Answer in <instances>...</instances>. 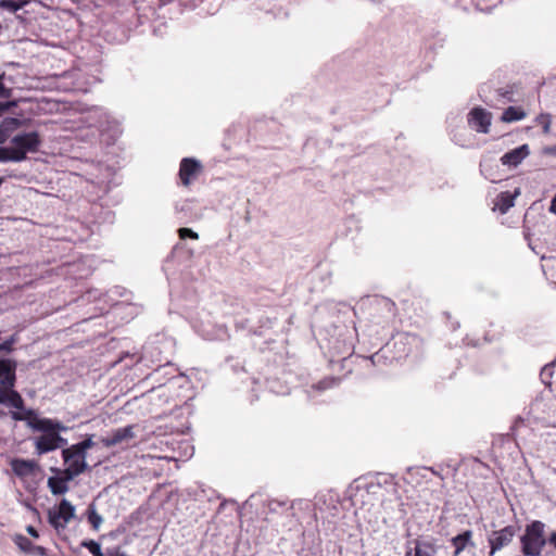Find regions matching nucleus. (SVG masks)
<instances>
[{
    "instance_id": "4c0bfd02",
    "label": "nucleus",
    "mask_w": 556,
    "mask_h": 556,
    "mask_svg": "<svg viewBox=\"0 0 556 556\" xmlns=\"http://www.w3.org/2000/svg\"><path fill=\"white\" fill-rule=\"evenodd\" d=\"M15 105L14 101L0 102V116Z\"/></svg>"
},
{
    "instance_id": "4468645a",
    "label": "nucleus",
    "mask_w": 556,
    "mask_h": 556,
    "mask_svg": "<svg viewBox=\"0 0 556 556\" xmlns=\"http://www.w3.org/2000/svg\"><path fill=\"white\" fill-rule=\"evenodd\" d=\"M0 404L13 407L15 410L24 409L25 406L24 399L15 388L0 390Z\"/></svg>"
},
{
    "instance_id": "ddd939ff",
    "label": "nucleus",
    "mask_w": 556,
    "mask_h": 556,
    "mask_svg": "<svg viewBox=\"0 0 556 556\" xmlns=\"http://www.w3.org/2000/svg\"><path fill=\"white\" fill-rule=\"evenodd\" d=\"M408 544H414V546L407 547L405 556H435L437 548L428 541L416 539L410 541Z\"/></svg>"
},
{
    "instance_id": "473e14b6",
    "label": "nucleus",
    "mask_w": 556,
    "mask_h": 556,
    "mask_svg": "<svg viewBox=\"0 0 556 556\" xmlns=\"http://www.w3.org/2000/svg\"><path fill=\"white\" fill-rule=\"evenodd\" d=\"M538 122L543 127V132L548 134L551 130L552 116L549 114H541Z\"/></svg>"
},
{
    "instance_id": "c03bdc74",
    "label": "nucleus",
    "mask_w": 556,
    "mask_h": 556,
    "mask_svg": "<svg viewBox=\"0 0 556 556\" xmlns=\"http://www.w3.org/2000/svg\"><path fill=\"white\" fill-rule=\"evenodd\" d=\"M10 136L0 127V144L4 143Z\"/></svg>"
},
{
    "instance_id": "f704fd0d",
    "label": "nucleus",
    "mask_w": 556,
    "mask_h": 556,
    "mask_svg": "<svg viewBox=\"0 0 556 556\" xmlns=\"http://www.w3.org/2000/svg\"><path fill=\"white\" fill-rule=\"evenodd\" d=\"M55 450L63 447L67 444V440L60 435V433H52Z\"/></svg>"
},
{
    "instance_id": "6e6552de",
    "label": "nucleus",
    "mask_w": 556,
    "mask_h": 556,
    "mask_svg": "<svg viewBox=\"0 0 556 556\" xmlns=\"http://www.w3.org/2000/svg\"><path fill=\"white\" fill-rule=\"evenodd\" d=\"M134 429V425L114 429L109 435L102 438L101 442L105 447L129 443L136 437Z\"/></svg>"
},
{
    "instance_id": "c9c22d12",
    "label": "nucleus",
    "mask_w": 556,
    "mask_h": 556,
    "mask_svg": "<svg viewBox=\"0 0 556 556\" xmlns=\"http://www.w3.org/2000/svg\"><path fill=\"white\" fill-rule=\"evenodd\" d=\"M496 92H497L498 98H502L503 100H505L507 102L514 101L511 91L505 90V89H497Z\"/></svg>"
},
{
    "instance_id": "423d86ee",
    "label": "nucleus",
    "mask_w": 556,
    "mask_h": 556,
    "mask_svg": "<svg viewBox=\"0 0 556 556\" xmlns=\"http://www.w3.org/2000/svg\"><path fill=\"white\" fill-rule=\"evenodd\" d=\"M492 115L482 108H473L468 113V124L477 132L488 134L490 131Z\"/></svg>"
},
{
    "instance_id": "39448f33",
    "label": "nucleus",
    "mask_w": 556,
    "mask_h": 556,
    "mask_svg": "<svg viewBox=\"0 0 556 556\" xmlns=\"http://www.w3.org/2000/svg\"><path fill=\"white\" fill-rule=\"evenodd\" d=\"M370 309L372 316L378 318V324L392 319L396 314L395 303L386 296H374L370 301Z\"/></svg>"
},
{
    "instance_id": "b1692460",
    "label": "nucleus",
    "mask_w": 556,
    "mask_h": 556,
    "mask_svg": "<svg viewBox=\"0 0 556 556\" xmlns=\"http://www.w3.org/2000/svg\"><path fill=\"white\" fill-rule=\"evenodd\" d=\"M267 507L269 513L279 514L292 509L293 505L288 501L270 500Z\"/></svg>"
},
{
    "instance_id": "1a4fd4ad",
    "label": "nucleus",
    "mask_w": 556,
    "mask_h": 556,
    "mask_svg": "<svg viewBox=\"0 0 556 556\" xmlns=\"http://www.w3.org/2000/svg\"><path fill=\"white\" fill-rule=\"evenodd\" d=\"M202 170L201 163L193 157H185L180 162L179 178L184 186H189Z\"/></svg>"
},
{
    "instance_id": "58836bf2",
    "label": "nucleus",
    "mask_w": 556,
    "mask_h": 556,
    "mask_svg": "<svg viewBox=\"0 0 556 556\" xmlns=\"http://www.w3.org/2000/svg\"><path fill=\"white\" fill-rule=\"evenodd\" d=\"M13 351V345L10 341L4 340L2 343H0V352L11 353Z\"/></svg>"
},
{
    "instance_id": "c756f323",
    "label": "nucleus",
    "mask_w": 556,
    "mask_h": 556,
    "mask_svg": "<svg viewBox=\"0 0 556 556\" xmlns=\"http://www.w3.org/2000/svg\"><path fill=\"white\" fill-rule=\"evenodd\" d=\"M94 445V442L92 440V435H89L87 439L71 445L70 447L74 448L75 451L81 453L83 455L87 456V451L91 448Z\"/></svg>"
},
{
    "instance_id": "f03ea898",
    "label": "nucleus",
    "mask_w": 556,
    "mask_h": 556,
    "mask_svg": "<svg viewBox=\"0 0 556 556\" xmlns=\"http://www.w3.org/2000/svg\"><path fill=\"white\" fill-rule=\"evenodd\" d=\"M75 506L68 500L62 498L58 506L48 509V522L58 533H61L75 518Z\"/></svg>"
},
{
    "instance_id": "f3484780",
    "label": "nucleus",
    "mask_w": 556,
    "mask_h": 556,
    "mask_svg": "<svg viewBox=\"0 0 556 556\" xmlns=\"http://www.w3.org/2000/svg\"><path fill=\"white\" fill-rule=\"evenodd\" d=\"M36 453L38 455L47 454L49 452L55 451V445L53 442V435L51 434H42L35 440Z\"/></svg>"
},
{
    "instance_id": "49530a36",
    "label": "nucleus",
    "mask_w": 556,
    "mask_h": 556,
    "mask_svg": "<svg viewBox=\"0 0 556 556\" xmlns=\"http://www.w3.org/2000/svg\"><path fill=\"white\" fill-rule=\"evenodd\" d=\"M549 212L556 215V194L551 201Z\"/></svg>"
},
{
    "instance_id": "cd10ccee",
    "label": "nucleus",
    "mask_w": 556,
    "mask_h": 556,
    "mask_svg": "<svg viewBox=\"0 0 556 556\" xmlns=\"http://www.w3.org/2000/svg\"><path fill=\"white\" fill-rule=\"evenodd\" d=\"M80 546L87 548L93 556H106V553L101 551L100 544L93 540H84Z\"/></svg>"
},
{
    "instance_id": "2f4dec72",
    "label": "nucleus",
    "mask_w": 556,
    "mask_h": 556,
    "mask_svg": "<svg viewBox=\"0 0 556 556\" xmlns=\"http://www.w3.org/2000/svg\"><path fill=\"white\" fill-rule=\"evenodd\" d=\"M480 172L484 175L486 179L492 182H496L500 179H496L492 174V165L488 161L480 162Z\"/></svg>"
},
{
    "instance_id": "4be33fe9",
    "label": "nucleus",
    "mask_w": 556,
    "mask_h": 556,
    "mask_svg": "<svg viewBox=\"0 0 556 556\" xmlns=\"http://www.w3.org/2000/svg\"><path fill=\"white\" fill-rule=\"evenodd\" d=\"M5 162H23V156L15 153L12 147H0V163Z\"/></svg>"
},
{
    "instance_id": "e433bc0d",
    "label": "nucleus",
    "mask_w": 556,
    "mask_h": 556,
    "mask_svg": "<svg viewBox=\"0 0 556 556\" xmlns=\"http://www.w3.org/2000/svg\"><path fill=\"white\" fill-rule=\"evenodd\" d=\"M3 75H0V98H10L11 89L7 88L2 83Z\"/></svg>"
},
{
    "instance_id": "37998d69",
    "label": "nucleus",
    "mask_w": 556,
    "mask_h": 556,
    "mask_svg": "<svg viewBox=\"0 0 556 556\" xmlns=\"http://www.w3.org/2000/svg\"><path fill=\"white\" fill-rule=\"evenodd\" d=\"M26 531H27V533H28L30 536H33V538H35V539L39 538V533H38V531H37L33 526H28V527L26 528Z\"/></svg>"
},
{
    "instance_id": "c85d7f7f",
    "label": "nucleus",
    "mask_w": 556,
    "mask_h": 556,
    "mask_svg": "<svg viewBox=\"0 0 556 556\" xmlns=\"http://www.w3.org/2000/svg\"><path fill=\"white\" fill-rule=\"evenodd\" d=\"M21 125V121L15 117H5L0 123V127L5 131L9 136L12 131H14Z\"/></svg>"
},
{
    "instance_id": "f257e3e1",
    "label": "nucleus",
    "mask_w": 556,
    "mask_h": 556,
    "mask_svg": "<svg viewBox=\"0 0 556 556\" xmlns=\"http://www.w3.org/2000/svg\"><path fill=\"white\" fill-rule=\"evenodd\" d=\"M545 525L534 520L526 526L525 533L520 538L521 552L525 556H541L548 540L544 536Z\"/></svg>"
},
{
    "instance_id": "9b49d317",
    "label": "nucleus",
    "mask_w": 556,
    "mask_h": 556,
    "mask_svg": "<svg viewBox=\"0 0 556 556\" xmlns=\"http://www.w3.org/2000/svg\"><path fill=\"white\" fill-rule=\"evenodd\" d=\"M12 471L18 478H26L36 472L39 469V465L34 459L13 458L10 462Z\"/></svg>"
},
{
    "instance_id": "7c9ffc66",
    "label": "nucleus",
    "mask_w": 556,
    "mask_h": 556,
    "mask_svg": "<svg viewBox=\"0 0 556 556\" xmlns=\"http://www.w3.org/2000/svg\"><path fill=\"white\" fill-rule=\"evenodd\" d=\"M340 379L334 377H329L320 380L318 383L314 384L312 388L318 391H324L326 389L332 388L339 383Z\"/></svg>"
},
{
    "instance_id": "dca6fc26",
    "label": "nucleus",
    "mask_w": 556,
    "mask_h": 556,
    "mask_svg": "<svg viewBox=\"0 0 556 556\" xmlns=\"http://www.w3.org/2000/svg\"><path fill=\"white\" fill-rule=\"evenodd\" d=\"M451 543L455 547L453 556H458L467 546H475L472 541V531L466 530L463 533L457 534L452 538Z\"/></svg>"
},
{
    "instance_id": "7ed1b4c3",
    "label": "nucleus",
    "mask_w": 556,
    "mask_h": 556,
    "mask_svg": "<svg viewBox=\"0 0 556 556\" xmlns=\"http://www.w3.org/2000/svg\"><path fill=\"white\" fill-rule=\"evenodd\" d=\"M13 150L22 154L23 161L27 159V153H36L41 146V138L38 131L21 132L11 139Z\"/></svg>"
},
{
    "instance_id": "5701e85b",
    "label": "nucleus",
    "mask_w": 556,
    "mask_h": 556,
    "mask_svg": "<svg viewBox=\"0 0 556 556\" xmlns=\"http://www.w3.org/2000/svg\"><path fill=\"white\" fill-rule=\"evenodd\" d=\"M87 519L93 530H99L101 523L103 522V518L98 514L94 503L89 504L87 508Z\"/></svg>"
},
{
    "instance_id": "0eeeda50",
    "label": "nucleus",
    "mask_w": 556,
    "mask_h": 556,
    "mask_svg": "<svg viewBox=\"0 0 556 556\" xmlns=\"http://www.w3.org/2000/svg\"><path fill=\"white\" fill-rule=\"evenodd\" d=\"M16 367V361L11 358H0V390L15 388Z\"/></svg>"
},
{
    "instance_id": "393cba45",
    "label": "nucleus",
    "mask_w": 556,
    "mask_h": 556,
    "mask_svg": "<svg viewBox=\"0 0 556 556\" xmlns=\"http://www.w3.org/2000/svg\"><path fill=\"white\" fill-rule=\"evenodd\" d=\"M51 472L59 475L62 480H64L67 484L70 481L74 480L76 477H78L80 473L77 472V470L72 469L71 467H66L64 469H60L56 467L50 468Z\"/></svg>"
},
{
    "instance_id": "f8f14e48",
    "label": "nucleus",
    "mask_w": 556,
    "mask_h": 556,
    "mask_svg": "<svg viewBox=\"0 0 556 556\" xmlns=\"http://www.w3.org/2000/svg\"><path fill=\"white\" fill-rule=\"evenodd\" d=\"M530 154V149L528 144H521L518 148H515L508 152H506L502 157L501 162L503 165L518 166L528 155Z\"/></svg>"
},
{
    "instance_id": "ea45409f",
    "label": "nucleus",
    "mask_w": 556,
    "mask_h": 556,
    "mask_svg": "<svg viewBox=\"0 0 556 556\" xmlns=\"http://www.w3.org/2000/svg\"><path fill=\"white\" fill-rule=\"evenodd\" d=\"M53 431H55V433H60L61 431L65 432L67 431V427L64 426L62 422H60L59 420H53Z\"/></svg>"
},
{
    "instance_id": "2eb2a0df",
    "label": "nucleus",
    "mask_w": 556,
    "mask_h": 556,
    "mask_svg": "<svg viewBox=\"0 0 556 556\" xmlns=\"http://www.w3.org/2000/svg\"><path fill=\"white\" fill-rule=\"evenodd\" d=\"M13 541L18 546V548L25 554L47 556L46 547L33 544V542L28 538L22 534H16Z\"/></svg>"
},
{
    "instance_id": "a19ab883",
    "label": "nucleus",
    "mask_w": 556,
    "mask_h": 556,
    "mask_svg": "<svg viewBox=\"0 0 556 556\" xmlns=\"http://www.w3.org/2000/svg\"><path fill=\"white\" fill-rule=\"evenodd\" d=\"M552 374H553V368H552V366L546 365V366H545V367H543V369L541 370L540 376H541L542 380L545 382V378H546V377H551V376H552Z\"/></svg>"
},
{
    "instance_id": "412c9836",
    "label": "nucleus",
    "mask_w": 556,
    "mask_h": 556,
    "mask_svg": "<svg viewBox=\"0 0 556 556\" xmlns=\"http://www.w3.org/2000/svg\"><path fill=\"white\" fill-rule=\"evenodd\" d=\"M53 420L50 418H38L37 421L29 422V428L34 431L43 432V434H51L55 432L53 431Z\"/></svg>"
},
{
    "instance_id": "8fccbe9b",
    "label": "nucleus",
    "mask_w": 556,
    "mask_h": 556,
    "mask_svg": "<svg viewBox=\"0 0 556 556\" xmlns=\"http://www.w3.org/2000/svg\"><path fill=\"white\" fill-rule=\"evenodd\" d=\"M375 357H376V355L370 356V361H371L372 363H375Z\"/></svg>"
},
{
    "instance_id": "9d476101",
    "label": "nucleus",
    "mask_w": 556,
    "mask_h": 556,
    "mask_svg": "<svg viewBox=\"0 0 556 556\" xmlns=\"http://www.w3.org/2000/svg\"><path fill=\"white\" fill-rule=\"evenodd\" d=\"M62 458L64 464H66L72 469H76L78 473H84L87 470H90L89 465L86 462L87 456L81 453L75 451L72 447H66L62 450Z\"/></svg>"
},
{
    "instance_id": "79ce46f5",
    "label": "nucleus",
    "mask_w": 556,
    "mask_h": 556,
    "mask_svg": "<svg viewBox=\"0 0 556 556\" xmlns=\"http://www.w3.org/2000/svg\"><path fill=\"white\" fill-rule=\"evenodd\" d=\"M106 556H126L125 553L119 552V548H113L106 551Z\"/></svg>"
},
{
    "instance_id": "a211bd4d",
    "label": "nucleus",
    "mask_w": 556,
    "mask_h": 556,
    "mask_svg": "<svg viewBox=\"0 0 556 556\" xmlns=\"http://www.w3.org/2000/svg\"><path fill=\"white\" fill-rule=\"evenodd\" d=\"M10 416L15 421H26L28 427L29 422H35L39 418L38 413L35 409L26 408L25 406L24 409L21 410H11Z\"/></svg>"
},
{
    "instance_id": "a18cd8bd",
    "label": "nucleus",
    "mask_w": 556,
    "mask_h": 556,
    "mask_svg": "<svg viewBox=\"0 0 556 556\" xmlns=\"http://www.w3.org/2000/svg\"><path fill=\"white\" fill-rule=\"evenodd\" d=\"M548 543L553 545L556 549V531L552 532L548 538Z\"/></svg>"
},
{
    "instance_id": "20e7f679",
    "label": "nucleus",
    "mask_w": 556,
    "mask_h": 556,
    "mask_svg": "<svg viewBox=\"0 0 556 556\" xmlns=\"http://www.w3.org/2000/svg\"><path fill=\"white\" fill-rule=\"evenodd\" d=\"M519 530L518 526L508 525L501 530L492 531L488 538L490 556L508 546Z\"/></svg>"
},
{
    "instance_id": "72a5a7b5",
    "label": "nucleus",
    "mask_w": 556,
    "mask_h": 556,
    "mask_svg": "<svg viewBox=\"0 0 556 556\" xmlns=\"http://www.w3.org/2000/svg\"><path fill=\"white\" fill-rule=\"evenodd\" d=\"M178 235L181 240H185L187 238L197 240L199 238V235L195 231L185 227L178 229Z\"/></svg>"
},
{
    "instance_id": "09e8293b",
    "label": "nucleus",
    "mask_w": 556,
    "mask_h": 556,
    "mask_svg": "<svg viewBox=\"0 0 556 556\" xmlns=\"http://www.w3.org/2000/svg\"><path fill=\"white\" fill-rule=\"evenodd\" d=\"M5 415H7V414H5V412H4V410H2V409H0V417H3V416H5Z\"/></svg>"
},
{
    "instance_id": "de8ad7c7",
    "label": "nucleus",
    "mask_w": 556,
    "mask_h": 556,
    "mask_svg": "<svg viewBox=\"0 0 556 556\" xmlns=\"http://www.w3.org/2000/svg\"><path fill=\"white\" fill-rule=\"evenodd\" d=\"M7 340L10 341L12 345H14L17 342V336L16 334H12Z\"/></svg>"
},
{
    "instance_id": "6ab92c4d",
    "label": "nucleus",
    "mask_w": 556,
    "mask_h": 556,
    "mask_svg": "<svg viewBox=\"0 0 556 556\" xmlns=\"http://www.w3.org/2000/svg\"><path fill=\"white\" fill-rule=\"evenodd\" d=\"M48 488L53 495H63L68 492V484L59 475L48 478Z\"/></svg>"
},
{
    "instance_id": "bb28decb",
    "label": "nucleus",
    "mask_w": 556,
    "mask_h": 556,
    "mask_svg": "<svg viewBox=\"0 0 556 556\" xmlns=\"http://www.w3.org/2000/svg\"><path fill=\"white\" fill-rule=\"evenodd\" d=\"M28 3H29V0H20V1H15V0H1L0 1V8L7 10L9 12L16 13L18 10H21L22 8H24Z\"/></svg>"
},
{
    "instance_id": "a878e982",
    "label": "nucleus",
    "mask_w": 556,
    "mask_h": 556,
    "mask_svg": "<svg viewBox=\"0 0 556 556\" xmlns=\"http://www.w3.org/2000/svg\"><path fill=\"white\" fill-rule=\"evenodd\" d=\"M514 195L509 192H502L498 195L497 206L501 213H506L510 207L514 206Z\"/></svg>"
},
{
    "instance_id": "aec40b11",
    "label": "nucleus",
    "mask_w": 556,
    "mask_h": 556,
    "mask_svg": "<svg viewBox=\"0 0 556 556\" xmlns=\"http://www.w3.org/2000/svg\"><path fill=\"white\" fill-rule=\"evenodd\" d=\"M526 117V112L516 106H508L502 114L501 121L505 123H511L521 121Z\"/></svg>"
}]
</instances>
